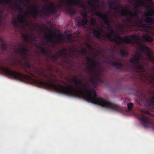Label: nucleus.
Returning a JSON list of instances; mask_svg holds the SVG:
<instances>
[{
    "label": "nucleus",
    "instance_id": "nucleus-3",
    "mask_svg": "<svg viewBox=\"0 0 154 154\" xmlns=\"http://www.w3.org/2000/svg\"><path fill=\"white\" fill-rule=\"evenodd\" d=\"M143 126L145 128H151L154 129V121L148 117L142 115L139 117Z\"/></svg>",
    "mask_w": 154,
    "mask_h": 154
},
{
    "label": "nucleus",
    "instance_id": "nucleus-23",
    "mask_svg": "<svg viewBox=\"0 0 154 154\" xmlns=\"http://www.w3.org/2000/svg\"><path fill=\"white\" fill-rule=\"evenodd\" d=\"M140 70V71H139V72L140 71H144V69L143 67L142 66H139L137 67Z\"/></svg>",
    "mask_w": 154,
    "mask_h": 154
},
{
    "label": "nucleus",
    "instance_id": "nucleus-31",
    "mask_svg": "<svg viewBox=\"0 0 154 154\" xmlns=\"http://www.w3.org/2000/svg\"><path fill=\"white\" fill-rule=\"evenodd\" d=\"M83 16H86V14H84L83 15Z\"/></svg>",
    "mask_w": 154,
    "mask_h": 154
},
{
    "label": "nucleus",
    "instance_id": "nucleus-25",
    "mask_svg": "<svg viewBox=\"0 0 154 154\" xmlns=\"http://www.w3.org/2000/svg\"><path fill=\"white\" fill-rule=\"evenodd\" d=\"M128 98H125V101L126 102H128Z\"/></svg>",
    "mask_w": 154,
    "mask_h": 154
},
{
    "label": "nucleus",
    "instance_id": "nucleus-8",
    "mask_svg": "<svg viewBox=\"0 0 154 154\" xmlns=\"http://www.w3.org/2000/svg\"><path fill=\"white\" fill-rule=\"evenodd\" d=\"M79 0H68L67 2L70 5H74L75 6L79 5Z\"/></svg>",
    "mask_w": 154,
    "mask_h": 154
},
{
    "label": "nucleus",
    "instance_id": "nucleus-10",
    "mask_svg": "<svg viewBox=\"0 0 154 154\" xmlns=\"http://www.w3.org/2000/svg\"><path fill=\"white\" fill-rule=\"evenodd\" d=\"M10 77L11 76L14 77L15 78H20L21 75L14 71L10 70Z\"/></svg>",
    "mask_w": 154,
    "mask_h": 154
},
{
    "label": "nucleus",
    "instance_id": "nucleus-6",
    "mask_svg": "<svg viewBox=\"0 0 154 154\" xmlns=\"http://www.w3.org/2000/svg\"><path fill=\"white\" fill-rule=\"evenodd\" d=\"M139 49L142 51H143L148 54L149 57L151 60H152L151 59V55L149 54L150 51V49L147 47L143 45H140L139 47Z\"/></svg>",
    "mask_w": 154,
    "mask_h": 154
},
{
    "label": "nucleus",
    "instance_id": "nucleus-28",
    "mask_svg": "<svg viewBox=\"0 0 154 154\" xmlns=\"http://www.w3.org/2000/svg\"><path fill=\"white\" fill-rule=\"evenodd\" d=\"M96 0H91L93 2H96Z\"/></svg>",
    "mask_w": 154,
    "mask_h": 154
},
{
    "label": "nucleus",
    "instance_id": "nucleus-26",
    "mask_svg": "<svg viewBox=\"0 0 154 154\" xmlns=\"http://www.w3.org/2000/svg\"><path fill=\"white\" fill-rule=\"evenodd\" d=\"M23 36L25 38V40H27V37L26 36H25L24 35H23Z\"/></svg>",
    "mask_w": 154,
    "mask_h": 154
},
{
    "label": "nucleus",
    "instance_id": "nucleus-18",
    "mask_svg": "<svg viewBox=\"0 0 154 154\" xmlns=\"http://www.w3.org/2000/svg\"><path fill=\"white\" fill-rule=\"evenodd\" d=\"M153 14H154V11H152V10L148 11L146 14V15L148 16H152Z\"/></svg>",
    "mask_w": 154,
    "mask_h": 154
},
{
    "label": "nucleus",
    "instance_id": "nucleus-20",
    "mask_svg": "<svg viewBox=\"0 0 154 154\" xmlns=\"http://www.w3.org/2000/svg\"><path fill=\"white\" fill-rule=\"evenodd\" d=\"M94 33L95 34H97V35H96V36L97 38H99L100 36V33L99 31H95Z\"/></svg>",
    "mask_w": 154,
    "mask_h": 154
},
{
    "label": "nucleus",
    "instance_id": "nucleus-12",
    "mask_svg": "<svg viewBox=\"0 0 154 154\" xmlns=\"http://www.w3.org/2000/svg\"><path fill=\"white\" fill-rule=\"evenodd\" d=\"M140 97V98H141V99H142L143 100H145V102H144V103L145 105L146 106V107H148V108H150V107H149L148 106V105L147 104V103H146V102L147 101V100L148 99H150V98H152L151 97Z\"/></svg>",
    "mask_w": 154,
    "mask_h": 154
},
{
    "label": "nucleus",
    "instance_id": "nucleus-30",
    "mask_svg": "<svg viewBox=\"0 0 154 154\" xmlns=\"http://www.w3.org/2000/svg\"><path fill=\"white\" fill-rule=\"evenodd\" d=\"M81 6L82 7V8H85V7H84V6Z\"/></svg>",
    "mask_w": 154,
    "mask_h": 154
},
{
    "label": "nucleus",
    "instance_id": "nucleus-21",
    "mask_svg": "<svg viewBox=\"0 0 154 154\" xmlns=\"http://www.w3.org/2000/svg\"><path fill=\"white\" fill-rule=\"evenodd\" d=\"M95 19L94 18H91V22L92 24H94L95 23Z\"/></svg>",
    "mask_w": 154,
    "mask_h": 154
},
{
    "label": "nucleus",
    "instance_id": "nucleus-24",
    "mask_svg": "<svg viewBox=\"0 0 154 154\" xmlns=\"http://www.w3.org/2000/svg\"><path fill=\"white\" fill-rule=\"evenodd\" d=\"M100 16L101 18L103 19H105L106 18V16L104 15L100 14Z\"/></svg>",
    "mask_w": 154,
    "mask_h": 154
},
{
    "label": "nucleus",
    "instance_id": "nucleus-19",
    "mask_svg": "<svg viewBox=\"0 0 154 154\" xmlns=\"http://www.w3.org/2000/svg\"><path fill=\"white\" fill-rule=\"evenodd\" d=\"M18 20L20 21L21 22H23L24 20V17L20 15L18 16Z\"/></svg>",
    "mask_w": 154,
    "mask_h": 154
},
{
    "label": "nucleus",
    "instance_id": "nucleus-16",
    "mask_svg": "<svg viewBox=\"0 0 154 154\" xmlns=\"http://www.w3.org/2000/svg\"><path fill=\"white\" fill-rule=\"evenodd\" d=\"M131 38L134 39L135 41H139L140 40V37L137 35H134Z\"/></svg>",
    "mask_w": 154,
    "mask_h": 154
},
{
    "label": "nucleus",
    "instance_id": "nucleus-29",
    "mask_svg": "<svg viewBox=\"0 0 154 154\" xmlns=\"http://www.w3.org/2000/svg\"><path fill=\"white\" fill-rule=\"evenodd\" d=\"M146 79L148 80H150V79H149L148 78H146Z\"/></svg>",
    "mask_w": 154,
    "mask_h": 154
},
{
    "label": "nucleus",
    "instance_id": "nucleus-32",
    "mask_svg": "<svg viewBox=\"0 0 154 154\" xmlns=\"http://www.w3.org/2000/svg\"><path fill=\"white\" fill-rule=\"evenodd\" d=\"M90 45H88V47H89V48L90 47Z\"/></svg>",
    "mask_w": 154,
    "mask_h": 154
},
{
    "label": "nucleus",
    "instance_id": "nucleus-4",
    "mask_svg": "<svg viewBox=\"0 0 154 154\" xmlns=\"http://www.w3.org/2000/svg\"><path fill=\"white\" fill-rule=\"evenodd\" d=\"M114 32H112L110 34L107 35L106 36L107 38L110 40H114L115 42L120 43L122 42H125L127 43H131L130 39L128 38H120L118 35L115 36L113 38V34Z\"/></svg>",
    "mask_w": 154,
    "mask_h": 154
},
{
    "label": "nucleus",
    "instance_id": "nucleus-2",
    "mask_svg": "<svg viewBox=\"0 0 154 154\" xmlns=\"http://www.w3.org/2000/svg\"><path fill=\"white\" fill-rule=\"evenodd\" d=\"M81 99L88 102L99 105L102 107L107 108L119 112L121 108L117 104H114L102 97H75Z\"/></svg>",
    "mask_w": 154,
    "mask_h": 154
},
{
    "label": "nucleus",
    "instance_id": "nucleus-22",
    "mask_svg": "<svg viewBox=\"0 0 154 154\" xmlns=\"http://www.w3.org/2000/svg\"><path fill=\"white\" fill-rule=\"evenodd\" d=\"M88 22V20L86 18H84L82 21V24L83 25L86 24Z\"/></svg>",
    "mask_w": 154,
    "mask_h": 154
},
{
    "label": "nucleus",
    "instance_id": "nucleus-7",
    "mask_svg": "<svg viewBox=\"0 0 154 154\" xmlns=\"http://www.w3.org/2000/svg\"><path fill=\"white\" fill-rule=\"evenodd\" d=\"M147 100L146 103L148 106L150 108H154V97Z\"/></svg>",
    "mask_w": 154,
    "mask_h": 154
},
{
    "label": "nucleus",
    "instance_id": "nucleus-17",
    "mask_svg": "<svg viewBox=\"0 0 154 154\" xmlns=\"http://www.w3.org/2000/svg\"><path fill=\"white\" fill-rule=\"evenodd\" d=\"M134 106V104L132 103H129L127 104L128 109L129 110L132 109Z\"/></svg>",
    "mask_w": 154,
    "mask_h": 154
},
{
    "label": "nucleus",
    "instance_id": "nucleus-13",
    "mask_svg": "<svg viewBox=\"0 0 154 154\" xmlns=\"http://www.w3.org/2000/svg\"><path fill=\"white\" fill-rule=\"evenodd\" d=\"M146 0H137L136 4L138 6L143 5L145 3Z\"/></svg>",
    "mask_w": 154,
    "mask_h": 154
},
{
    "label": "nucleus",
    "instance_id": "nucleus-14",
    "mask_svg": "<svg viewBox=\"0 0 154 154\" xmlns=\"http://www.w3.org/2000/svg\"><path fill=\"white\" fill-rule=\"evenodd\" d=\"M146 20L148 23H154V20L150 17H148L146 18Z\"/></svg>",
    "mask_w": 154,
    "mask_h": 154
},
{
    "label": "nucleus",
    "instance_id": "nucleus-27",
    "mask_svg": "<svg viewBox=\"0 0 154 154\" xmlns=\"http://www.w3.org/2000/svg\"><path fill=\"white\" fill-rule=\"evenodd\" d=\"M152 79L153 80H154V77H152V78L149 77V79Z\"/></svg>",
    "mask_w": 154,
    "mask_h": 154
},
{
    "label": "nucleus",
    "instance_id": "nucleus-5",
    "mask_svg": "<svg viewBox=\"0 0 154 154\" xmlns=\"http://www.w3.org/2000/svg\"><path fill=\"white\" fill-rule=\"evenodd\" d=\"M119 10L121 12L122 14L123 15H128L131 16H134L136 14V12L135 11L134 12H130L129 11V9L123 7H121Z\"/></svg>",
    "mask_w": 154,
    "mask_h": 154
},
{
    "label": "nucleus",
    "instance_id": "nucleus-9",
    "mask_svg": "<svg viewBox=\"0 0 154 154\" xmlns=\"http://www.w3.org/2000/svg\"><path fill=\"white\" fill-rule=\"evenodd\" d=\"M149 34V33H148L146 35H143L142 36V38L143 40L149 42L152 41V39Z\"/></svg>",
    "mask_w": 154,
    "mask_h": 154
},
{
    "label": "nucleus",
    "instance_id": "nucleus-11",
    "mask_svg": "<svg viewBox=\"0 0 154 154\" xmlns=\"http://www.w3.org/2000/svg\"><path fill=\"white\" fill-rule=\"evenodd\" d=\"M141 57L140 55H138L136 54L135 56L131 60V61L132 62H134L137 61L138 60L140 59Z\"/></svg>",
    "mask_w": 154,
    "mask_h": 154
},
{
    "label": "nucleus",
    "instance_id": "nucleus-1",
    "mask_svg": "<svg viewBox=\"0 0 154 154\" xmlns=\"http://www.w3.org/2000/svg\"><path fill=\"white\" fill-rule=\"evenodd\" d=\"M38 83L44 86L52 87L59 92L64 94H75L83 96H96V94L95 91L90 92L87 90L83 89H76L69 85L63 87L60 85H55L49 82L39 81Z\"/></svg>",
    "mask_w": 154,
    "mask_h": 154
},
{
    "label": "nucleus",
    "instance_id": "nucleus-15",
    "mask_svg": "<svg viewBox=\"0 0 154 154\" xmlns=\"http://www.w3.org/2000/svg\"><path fill=\"white\" fill-rule=\"evenodd\" d=\"M71 36H69V37H68L67 36H65V37H66L69 38H70ZM65 37V36H64L63 35L61 34H60L58 35V37L60 39V41H62L64 39V38Z\"/></svg>",
    "mask_w": 154,
    "mask_h": 154
}]
</instances>
